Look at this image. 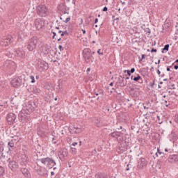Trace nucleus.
<instances>
[{
	"label": "nucleus",
	"mask_w": 178,
	"mask_h": 178,
	"mask_svg": "<svg viewBox=\"0 0 178 178\" xmlns=\"http://www.w3.org/2000/svg\"><path fill=\"white\" fill-rule=\"evenodd\" d=\"M36 13L40 17H47L49 15V9L45 5H39L36 7Z\"/></svg>",
	"instance_id": "nucleus-1"
},
{
	"label": "nucleus",
	"mask_w": 178,
	"mask_h": 178,
	"mask_svg": "<svg viewBox=\"0 0 178 178\" xmlns=\"http://www.w3.org/2000/svg\"><path fill=\"white\" fill-rule=\"evenodd\" d=\"M38 44V38L34 36L29 40L26 45V48L29 51H34L37 48V44Z\"/></svg>",
	"instance_id": "nucleus-2"
},
{
	"label": "nucleus",
	"mask_w": 178,
	"mask_h": 178,
	"mask_svg": "<svg viewBox=\"0 0 178 178\" xmlns=\"http://www.w3.org/2000/svg\"><path fill=\"white\" fill-rule=\"evenodd\" d=\"M24 78L22 76H18L12 79L11 85L13 86V87H15V88H17L20 87V86H22V84H24Z\"/></svg>",
	"instance_id": "nucleus-3"
},
{
	"label": "nucleus",
	"mask_w": 178,
	"mask_h": 178,
	"mask_svg": "<svg viewBox=\"0 0 178 178\" xmlns=\"http://www.w3.org/2000/svg\"><path fill=\"white\" fill-rule=\"evenodd\" d=\"M36 67L40 72H44V70H48V63L41 59H39L36 64Z\"/></svg>",
	"instance_id": "nucleus-4"
},
{
	"label": "nucleus",
	"mask_w": 178,
	"mask_h": 178,
	"mask_svg": "<svg viewBox=\"0 0 178 178\" xmlns=\"http://www.w3.org/2000/svg\"><path fill=\"white\" fill-rule=\"evenodd\" d=\"M39 161L43 163V165H48L49 168H54L55 165H56V163L54 159L49 157H47L44 159H40Z\"/></svg>",
	"instance_id": "nucleus-5"
},
{
	"label": "nucleus",
	"mask_w": 178,
	"mask_h": 178,
	"mask_svg": "<svg viewBox=\"0 0 178 178\" xmlns=\"http://www.w3.org/2000/svg\"><path fill=\"white\" fill-rule=\"evenodd\" d=\"M83 56L86 63H90V62H91V58H92V54H91V49H84L83 51Z\"/></svg>",
	"instance_id": "nucleus-6"
},
{
	"label": "nucleus",
	"mask_w": 178,
	"mask_h": 178,
	"mask_svg": "<svg viewBox=\"0 0 178 178\" xmlns=\"http://www.w3.org/2000/svg\"><path fill=\"white\" fill-rule=\"evenodd\" d=\"M29 118H30V115L25 113L24 110L18 114V119L22 123H26L29 120Z\"/></svg>",
	"instance_id": "nucleus-7"
},
{
	"label": "nucleus",
	"mask_w": 178,
	"mask_h": 178,
	"mask_svg": "<svg viewBox=\"0 0 178 178\" xmlns=\"http://www.w3.org/2000/svg\"><path fill=\"white\" fill-rule=\"evenodd\" d=\"M6 119L8 124H15V123H17L16 114L13 113H8L7 115Z\"/></svg>",
	"instance_id": "nucleus-8"
},
{
	"label": "nucleus",
	"mask_w": 178,
	"mask_h": 178,
	"mask_svg": "<svg viewBox=\"0 0 178 178\" xmlns=\"http://www.w3.org/2000/svg\"><path fill=\"white\" fill-rule=\"evenodd\" d=\"M34 23L37 30H41V29L45 26V20L42 18H37Z\"/></svg>",
	"instance_id": "nucleus-9"
},
{
	"label": "nucleus",
	"mask_w": 178,
	"mask_h": 178,
	"mask_svg": "<svg viewBox=\"0 0 178 178\" xmlns=\"http://www.w3.org/2000/svg\"><path fill=\"white\" fill-rule=\"evenodd\" d=\"M8 167L12 172H17L19 169V163L15 160H10Z\"/></svg>",
	"instance_id": "nucleus-10"
},
{
	"label": "nucleus",
	"mask_w": 178,
	"mask_h": 178,
	"mask_svg": "<svg viewBox=\"0 0 178 178\" xmlns=\"http://www.w3.org/2000/svg\"><path fill=\"white\" fill-rule=\"evenodd\" d=\"M3 41L4 42L5 47H8V45H10V44L13 42V38L11 35H8L3 38Z\"/></svg>",
	"instance_id": "nucleus-11"
},
{
	"label": "nucleus",
	"mask_w": 178,
	"mask_h": 178,
	"mask_svg": "<svg viewBox=\"0 0 178 178\" xmlns=\"http://www.w3.org/2000/svg\"><path fill=\"white\" fill-rule=\"evenodd\" d=\"M67 154H68L67 149L65 147L60 149V150L59 151L60 159H65V158L67 156Z\"/></svg>",
	"instance_id": "nucleus-12"
},
{
	"label": "nucleus",
	"mask_w": 178,
	"mask_h": 178,
	"mask_svg": "<svg viewBox=\"0 0 178 178\" xmlns=\"http://www.w3.org/2000/svg\"><path fill=\"white\" fill-rule=\"evenodd\" d=\"M147 166V161H145V159L141 158L138 162V168L139 169H143V168H145Z\"/></svg>",
	"instance_id": "nucleus-13"
},
{
	"label": "nucleus",
	"mask_w": 178,
	"mask_h": 178,
	"mask_svg": "<svg viewBox=\"0 0 178 178\" xmlns=\"http://www.w3.org/2000/svg\"><path fill=\"white\" fill-rule=\"evenodd\" d=\"M27 163H29V157L24 154L22 155L20 159V165H22V166H26Z\"/></svg>",
	"instance_id": "nucleus-14"
},
{
	"label": "nucleus",
	"mask_w": 178,
	"mask_h": 178,
	"mask_svg": "<svg viewBox=\"0 0 178 178\" xmlns=\"http://www.w3.org/2000/svg\"><path fill=\"white\" fill-rule=\"evenodd\" d=\"M69 131L71 134H79V133H81V129L77 127H73L69 129Z\"/></svg>",
	"instance_id": "nucleus-15"
},
{
	"label": "nucleus",
	"mask_w": 178,
	"mask_h": 178,
	"mask_svg": "<svg viewBox=\"0 0 178 178\" xmlns=\"http://www.w3.org/2000/svg\"><path fill=\"white\" fill-rule=\"evenodd\" d=\"M22 111H24V112L25 113L30 115V113H33V111H34V107H33L31 104H28V106L23 108Z\"/></svg>",
	"instance_id": "nucleus-16"
},
{
	"label": "nucleus",
	"mask_w": 178,
	"mask_h": 178,
	"mask_svg": "<svg viewBox=\"0 0 178 178\" xmlns=\"http://www.w3.org/2000/svg\"><path fill=\"white\" fill-rule=\"evenodd\" d=\"M15 55L16 56H18V58H24L25 56V53L24 51L22 49H17L15 50Z\"/></svg>",
	"instance_id": "nucleus-17"
},
{
	"label": "nucleus",
	"mask_w": 178,
	"mask_h": 178,
	"mask_svg": "<svg viewBox=\"0 0 178 178\" xmlns=\"http://www.w3.org/2000/svg\"><path fill=\"white\" fill-rule=\"evenodd\" d=\"M110 136L111 137H113V138H119V137H122L123 136V132L122 131H115V132H112Z\"/></svg>",
	"instance_id": "nucleus-18"
},
{
	"label": "nucleus",
	"mask_w": 178,
	"mask_h": 178,
	"mask_svg": "<svg viewBox=\"0 0 178 178\" xmlns=\"http://www.w3.org/2000/svg\"><path fill=\"white\" fill-rule=\"evenodd\" d=\"M28 91H29V92H33V94H38L40 93V89L32 86L30 88L28 89Z\"/></svg>",
	"instance_id": "nucleus-19"
},
{
	"label": "nucleus",
	"mask_w": 178,
	"mask_h": 178,
	"mask_svg": "<svg viewBox=\"0 0 178 178\" xmlns=\"http://www.w3.org/2000/svg\"><path fill=\"white\" fill-rule=\"evenodd\" d=\"M21 172L25 177H29V170L27 168H21Z\"/></svg>",
	"instance_id": "nucleus-20"
},
{
	"label": "nucleus",
	"mask_w": 178,
	"mask_h": 178,
	"mask_svg": "<svg viewBox=\"0 0 178 178\" xmlns=\"http://www.w3.org/2000/svg\"><path fill=\"white\" fill-rule=\"evenodd\" d=\"M119 81L120 87H126L127 83L124 82V77H123L122 79H119Z\"/></svg>",
	"instance_id": "nucleus-21"
},
{
	"label": "nucleus",
	"mask_w": 178,
	"mask_h": 178,
	"mask_svg": "<svg viewBox=\"0 0 178 178\" xmlns=\"http://www.w3.org/2000/svg\"><path fill=\"white\" fill-rule=\"evenodd\" d=\"M97 178H108V175H106V174H104V173H98L96 175Z\"/></svg>",
	"instance_id": "nucleus-22"
},
{
	"label": "nucleus",
	"mask_w": 178,
	"mask_h": 178,
	"mask_svg": "<svg viewBox=\"0 0 178 178\" xmlns=\"http://www.w3.org/2000/svg\"><path fill=\"white\" fill-rule=\"evenodd\" d=\"M168 162H171V163H173L175 161V154H172L168 158Z\"/></svg>",
	"instance_id": "nucleus-23"
},
{
	"label": "nucleus",
	"mask_w": 178,
	"mask_h": 178,
	"mask_svg": "<svg viewBox=\"0 0 178 178\" xmlns=\"http://www.w3.org/2000/svg\"><path fill=\"white\" fill-rule=\"evenodd\" d=\"M44 49H45V51H44V54L46 55L48 54L49 53V49H50L49 46H48V44H45L44 45Z\"/></svg>",
	"instance_id": "nucleus-24"
},
{
	"label": "nucleus",
	"mask_w": 178,
	"mask_h": 178,
	"mask_svg": "<svg viewBox=\"0 0 178 178\" xmlns=\"http://www.w3.org/2000/svg\"><path fill=\"white\" fill-rule=\"evenodd\" d=\"M12 63H13V62H12V61H6V64H5V66L8 67V69H10L12 67Z\"/></svg>",
	"instance_id": "nucleus-25"
},
{
	"label": "nucleus",
	"mask_w": 178,
	"mask_h": 178,
	"mask_svg": "<svg viewBox=\"0 0 178 178\" xmlns=\"http://www.w3.org/2000/svg\"><path fill=\"white\" fill-rule=\"evenodd\" d=\"M164 51H165V52H168V51H169V44H165L164 46V48L162 49V54H163Z\"/></svg>",
	"instance_id": "nucleus-26"
},
{
	"label": "nucleus",
	"mask_w": 178,
	"mask_h": 178,
	"mask_svg": "<svg viewBox=\"0 0 178 178\" xmlns=\"http://www.w3.org/2000/svg\"><path fill=\"white\" fill-rule=\"evenodd\" d=\"M134 81H138V80H141V76H140V74H138L137 76H135L133 79Z\"/></svg>",
	"instance_id": "nucleus-27"
},
{
	"label": "nucleus",
	"mask_w": 178,
	"mask_h": 178,
	"mask_svg": "<svg viewBox=\"0 0 178 178\" xmlns=\"http://www.w3.org/2000/svg\"><path fill=\"white\" fill-rule=\"evenodd\" d=\"M4 173H5V170L3 168V167L0 166V177L1 176H3Z\"/></svg>",
	"instance_id": "nucleus-28"
},
{
	"label": "nucleus",
	"mask_w": 178,
	"mask_h": 178,
	"mask_svg": "<svg viewBox=\"0 0 178 178\" xmlns=\"http://www.w3.org/2000/svg\"><path fill=\"white\" fill-rule=\"evenodd\" d=\"M158 155H161V156H163V152H161L159 149H157V152L156 153V156H158Z\"/></svg>",
	"instance_id": "nucleus-29"
},
{
	"label": "nucleus",
	"mask_w": 178,
	"mask_h": 178,
	"mask_svg": "<svg viewBox=\"0 0 178 178\" xmlns=\"http://www.w3.org/2000/svg\"><path fill=\"white\" fill-rule=\"evenodd\" d=\"M76 149L74 148V147H71V153H72L73 155H74V154H76Z\"/></svg>",
	"instance_id": "nucleus-30"
},
{
	"label": "nucleus",
	"mask_w": 178,
	"mask_h": 178,
	"mask_svg": "<svg viewBox=\"0 0 178 178\" xmlns=\"http://www.w3.org/2000/svg\"><path fill=\"white\" fill-rule=\"evenodd\" d=\"M144 31L145 33H148L149 34H151V29H149V28H145Z\"/></svg>",
	"instance_id": "nucleus-31"
},
{
	"label": "nucleus",
	"mask_w": 178,
	"mask_h": 178,
	"mask_svg": "<svg viewBox=\"0 0 178 178\" xmlns=\"http://www.w3.org/2000/svg\"><path fill=\"white\" fill-rule=\"evenodd\" d=\"M8 146L10 147L11 148H13V147H15V143H13V142H9L8 143Z\"/></svg>",
	"instance_id": "nucleus-32"
},
{
	"label": "nucleus",
	"mask_w": 178,
	"mask_h": 178,
	"mask_svg": "<svg viewBox=\"0 0 178 178\" xmlns=\"http://www.w3.org/2000/svg\"><path fill=\"white\" fill-rule=\"evenodd\" d=\"M143 59H145V54H142L141 59L139 60L140 63L143 62Z\"/></svg>",
	"instance_id": "nucleus-33"
},
{
	"label": "nucleus",
	"mask_w": 178,
	"mask_h": 178,
	"mask_svg": "<svg viewBox=\"0 0 178 178\" xmlns=\"http://www.w3.org/2000/svg\"><path fill=\"white\" fill-rule=\"evenodd\" d=\"M174 159L175 162H178V155L174 154Z\"/></svg>",
	"instance_id": "nucleus-34"
},
{
	"label": "nucleus",
	"mask_w": 178,
	"mask_h": 178,
	"mask_svg": "<svg viewBox=\"0 0 178 178\" xmlns=\"http://www.w3.org/2000/svg\"><path fill=\"white\" fill-rule=\"evenodd\" d=\"M31 83H35V79H34V76H31Z\"/></svg>",
	"instance_id": "nucleus-35"
},
{
	"label": "nucleus",
	"mask_w": 178,
	"mask_h": 178,
	"mask_svg": "<svg viewBox=\"0 0 178 178\" xmlns=\"http://www.w3.org/2000/svg\"><path fill=\"white\" fill-rule=\"evenodd\" d=\"M124 73H127V74L129 76H131V72H130V70H124Z\"/></svg>",
	"instance_id": "nucleus-36"
},
{
	"label": "nucleus",
	"mask_w": 178,
	"mask_h": 178,
	"mask_svg": "<svg viewBox=\"0 0 178 178\" xmlns=\"http://www.w3.org/2000/svg\"><path fill=\"white\" fill-rule=\"evenodd\" d=\"M51 142L53 144H58V141L55 139V138H52Z\"/></svg>",
	"instance_id": "nucleus-37"
},
{
	"label": "nucleus",
	"mask_w": 178,
	"mask_h": 178,
	"mask_svg": "<svg viewBox=\"0 0 178 178\" xmlns=\"http://www.w3.org/2000/svg\"><path fill=\"white\" fill-rule=\"evenodd\" d=\"M97 54H98L99 55H104V52H101V49H99L97 50Z\"/></svg>",
	"instance_id": "nucleus-38"
},
{
	"label": "nucleus",
	"mask_w": 178,
	"mask_h": 178,
	"mask_svg": "<svg viewBox=\"0 0 178 178\" xmlns=\"http://www.w3.org/2000/svg\"><path fill=\"white\" fill-rule=\"evenodd\" d=\"M69 22H70V17L66 18L65 23H69Z\"/></svg>",
	"instance_id": "nucleus-39"
},
{
	"label": "nucleus",
	"mask_w": 178,
	"mask_h": 178,
	"mask_svg": "<svg viewBox=\"0 0 178 178\" xmlns=\"http://www.w3.org/2000/svg\"><path fill=\"white\" fill-rule=\"evenodd\" d=\"M102 11L103 12H108V7H106V6L104 7Z\"/></svg>",
	"instance_id": "nucleus-40"
},
{
	"label": "nucleus",
	"mask_w": 178,
	"mask_h": 178,
	"mask_svg": "<svg viewBox=\"0 0 178 178\" xmlns=\"http://www.w3.org/2000/svg\"><path fill=\"white\" fill-rule=\"evenodd\" d=\"M52 34H54L53 35V39L55 38V37H58V35H56V33L51 31Z\"/></svg>",
	"instance_id": "nucleus-41"
},
{
	"label": "nucleus",
	"mask_w": 178,
	"mask_h": 178,
	"mask_svg": "<svg viewBox=\"0 0 178 178\" xmlns=\"http://www.w3.org/2000/svg\"><path fill=\"white\" fill-rule=\"evenodd\" d=\"M63 33H64V35H69V32H67V31H63Z\"/></svg>",
	"instance_id": "nucleus-42"
},
{
	"label": "nucleus",
	"mask_w": 178,
	"mask_h": 178,
	"mask_svg": "<svg viewBox=\"0 0 178 178\" xmlns=\"http://www.w3.org/2000/svg\"><path fill=\"white\" fill-rule=\"evenodd\" d=\"M175 120L176 123H178V115H175Z\"/></svg>",
	"instance_id": "nucleus-43"
},
{
	"label": "nucleus",
	"mask_w": 178,
	"mask_h": 178,
	"mask_svg": "<svg viewBox=\"0 0 178 178\" xmlns=\"http://www.w3.org/2000/svg\"><path fill=\"white\" fill-rule=\"evenodd\" d=\"M129 72L131 73H134V72H136V69L135 68H131V70H129Z\"/></svg>",
	"instance_id": "nucleus-44"
},
{
	"label": "nucleus",
	"mask_w": 178,
	"mask_h": 178,
	"mask_svg": "<svg viewBox=\"0 0 178 178\" xmlns=\"http://www.w3.org/2000/svg\"><path fill=\"white\" fill-rule=\"evenodd\" d=\"M58 48H59L60 52H62V51H63V47H62V45H60V46L58 47Z\"/></svg>",
	"instance_id": "nucleus-45"
},
{
	"label": "nucleus",
	"mask_w": 178,
	"mask_h": 178,
	"mask_svg": "<svg viewBox=\"0 0 178 178\" xmlns=\"http://www.w3.org/2000/svg\"><path fill=\"white\" fill-rule=\"evenodd\" d=\"M6 55L8 57L10 58V56H12V54L10 53H7L6 54Z\"/></svg>",
	"instance_id": "nucleus-46"
},
{
	"label": "nucleus",
	"mask_w": 178,
	"mask_h": 178,
	"mask_svg": "<svg viewBox=\"0 0 178 178\" xmlns=\"http://www.w3.org/2000/svg\"><path fill=\"white\" fill-rule=\"evenodd\" d=\"M1 151H3V146L2 145H0V152Z\"/></svg>",
	"instance_id": "nucleus-47"
},
{
	"label": "nucleus",
	"mask_w": 178,
	"mask_h": 178,
	"mask_svg": "<svg viewBox=\"0 0 178 178\" xmlns=\"http://www.w3.org/2000/svg\"><path fill=\"white\" fill-rule=\"evenodd\" d=\"M156 51H157L156 49L152 48V50H151V52H152H152H156Z\"/></svg>",
	"instance_id": "nucleus-48"
},
{
	"label": "nucleus",
	"mask_w": 178,
	"mask_h": 178,
	"mask_svg": "<svg viewBox=\"0 0 178 178\" xmlns=\"http://www.w3.org/2000/svg\"><path fill=\"white\" fill-rule=\"evenodd\" d=\"M72 145L73 147H76V145H77V142H74V143L72 144Z\"/></svg>",
	"instance_id": "nucleus-49"
},
{
	"label": "nucleus",
	"mask_w": 178,
	"mask_h": 178,
	"mask_svg": "<svg viewBox=\"0 0 178 178\" xmlns=\"http://www.w3.org/2000/svg\"><path fill=\"white\" fill-rule=\"evenodd\" d=\"M120 1L122 5H126V2H124V1H122V0H120Z\"/></svg>",
	"instance_id": "nucleus-50"
},
{
	"label": "nucleus",
	"mask_w": 178,
	"mask_h": 178,
	"mask_svg": "<svg viewBox=\"0 0 178 178\" xmlns=\"http://www.w3.org/2000/svg\"><path fill=\"white\" fill-rule=\"evenodd\" d=\"M62 13H63V15H66V13H67V10H62Z\"/></svg>",
	"instance_id": "nucleus-51"
},
{
	"label": "nucleus",
	"mask_w": 178,
	"mask_h": 178,
	"mask_svg": "<svg viewBox=\"0 0 178 178\" xmlns=\"http://www.w3.org/2000/svg\"><path fill=\"white\" fill-rule=\"evenodd\" d=\"M90 71H91V68L90 67L88 68L87 70H86L87 73H88V72H90Z\"/></svg>",
	"instance_id": "nucleus-52"
},
{
	"label": "nucleus",
	"mask_w": 178,
	"mask_h": 178,
	"mask_svg": "<svg viewBox=\"0 0 178 178\" xmlns=\"http://www.w3.org/2000/svg\"><path fill=\"white\" fill-rule=\"evenodd\" d=\"M159 63H161V60H159L157 63H155L156 65H159Z\"/></svg>",
	"instance_id": "nucleus-53"
},
{
	"label": "nucleus",
	"mask_w": 178,
	"mask_h": 178,
	"mask_svg": "<svg viewBox=\"0 0 178 178\" xmlns=\"http://www.w3.org/2000/svg\"><path fill=\"white\" fill-rule=\"evenodd\" d=\"M174 69H175V70H177V69H178V65H175V66H174Z\"/></svg>",
	"instance_id": "nucleus-54"
},
{
	"label": "nucleus",
	"mask_w": 178,
	"mask_h": 178,
	"mask_svg": "<svg viewBox=\"0 0 178 178\" xmlns=\"http://www.w3.org/2000/svg\"><path fill=\"white\" fill-rule=\"evenodd\" d=\"M97 23H98V18H96V19H95V24H97Z\"/></svg>",
	"instance_id": "nucleus-55"
},
{
	"label": "nucleus",
	"mask_w": 178,
	"mask_h": 178,
	"mask_svg": "<svg viewBox=\"0 0 178 178\" xmlns=\"http://www.w3.org/2000/svg\"><path fill=\"white\" fill-rule=\"evenodd\" d=\"M157 74H159V76L161 74V71L159 70H157Z\"/></svg>",
	"instance_id": "nucleus-56"
},
{
	"label": "nucleus",
	"mask_w": 178,
	"mask_h": 178,
	"mask_svg": "<svg viewBox=\"0 0 178 178\" xmlns=\"http://www.w3.org/2000/svg\"><path fill=\"white\" fill-rule=\"evenodd\" d=\"M51 176H54V175H55V172H54V171H52V172H51Z\"/></svg>",
	"instance_id": "nucleus-57"
},
{
	"label": "nucleus",
	"mask_w": 178,
	"mask_h": 178,
	"mask_svg": "<svg viewBox=\"0 0 178 178\" xmlns=\"http://www.w3.org/2000/svg\"><path fill=\"white\" fill-rule=\"evenodd\" d=\"M123 129V127L120 126L119 128H118V130H122Z\"/></svg>",
	"instance_id": "nucleus-58"
},
{
	"label": "nucleus",
	"mask_w": 178,
	"mask_h": 178,
	"mask_svg": "<svg viewBox=\"0 0 178 178\" xmlns=\"http://www.w3.org/2000/svg\"><path fill=\"white\" fill-rule=\"evenodd\" d=\"M110 87H112L113 86V82H111L110 84H109Z\"/></svg>",
	"instance_id": "nucleus-59"
},
{
	"label": "nucleus",
	"mask_w": 178,
	"mask_h": 178,
	"mask_svg": "<svg viewBox=\"0 0 178 178\" xmlns=\"http://www.w3.org/2000/svg\"><path fill=\"white\" fill-rule=\"evenodd\" d=\"M167 72H170V67H167Z\"/></svg>",
	"instance_id": "nucleus-60"
},
{
	"label": "nucleus",
	"mask_w": 178,
	"mask_h": 178,
	"mask_svg": "<svg viewBox=\"0 0 178 178\" xmlns=\"http://www.w3.org/2000/svg\"><path fill=\"white\" fill-rule=\"evenodd\" d=\"M83 34H86V30L82 29Z\"/></svg>",
	"instance_id": "nucleus-61"
},
{
	"label": "nucleus",
	"mask_w": 178,
	"mask_h": 178,
	"mask_svg": "<svg viewBox=\"0 0 178 178\" xmlns=\"http://www.w3.org/2000/svg\"><path fill=\"white\" fill-rule=\"evenodd\" d=\"M150 70H151V72H153V70H154V67H152L150 68Z\"/></svg>",
	"instance_id": "nucleus-62"
},
{
	"label": "nucleus",
	"mask_w": 178,
	"mask_h": 178,
	"mask_svg": "<svg viewBox=\"0 0 178 178\" xmlns=\"http://www.w3.org/2000/svg\"><path fill=\"white\" fill-rule=\"evenodd\" d=\"M154 84H155V83L153 82V83H152V84L150 85V86H151V87H154Z\"/></svg>",
	"instance_id": "nucleus-63"
},
{
	"label": "nucleus",
	"mask_w": 178,
	"mask_h": 178,
	"mask_svg": "<svg viewBox=\"0 0 178 178\" xmlns=\"http://www.w3.org/2000/svg\"><path fill=\"white\" fill-rule=\"evenodd\" d=\"M64 36H65V35H64L63 32H62L61 33V37H64Z\"/></svg>",
	"instance_id": "nucleus-64"
}]
</instances>
